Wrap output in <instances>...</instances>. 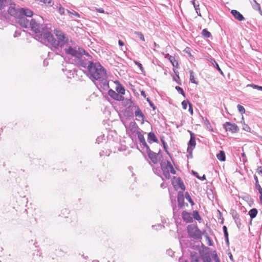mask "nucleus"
<instances>
[{"label":"nucleus","mask_w":262,"mask_h":262,"mask_svg":"<svg viewBox=\"0 0 262 262\" xmlns=\"http://www.w3.org/2000/svg\"><path fill=\"white\" fill-rule=\"evenodd\" d=\"M54 33L57 39L54 37L50 30V32L45 33V40L43 43L50 46L53 51L56 52L59 48H62L69 43V38L60 30L56 29L54 30Z\"/></svg>","instance_id":"nucleus-1"},{"label":"nucleus","mask_w":262,"mask_h":262,"mask_svg":"<svg viewBox=\"0 0 262 262\" xmlns=\"http://www.w3.org/2000/svg\"><path fill=\"white\" fill-rule=\"evenodd\" d=\"M85 73L91 79L97 80L107 76L106 71L99 62L90 63Z\"/></svg>","instance_id":"nucleus-2"},{"label":"nucleus","mask_w":262,"mask_h":262,"mask_svg":"<svg viewBox=\"0 0 262 262\" xmlns=\"http://www.w3.org/2000/svg\"><path fill=\"white\" fill-rule=\"evenodd\" d=\"M160 164V167H153L152 170L154 172L160 177L163 181L166 179H169L170 177V172L172 174H176V171L169 161H162Z\"/></svg>","instance_id":"nucleus-3"},{"label":"nucleus","mask_w":262,"mask_h":262,"mask_svg":"<svg viewBox=\"0 0 262 262\" xmlns=\"http://www.w3.org/2000/svg\"><path fill=\"white\" fill-rule=\"evenodd\" d=\"M29 28L34 32V38L43 43L45 40V33L50 32L51 30L45 25L38 23L34 18L31 19Z\"/></svg>","instance_id":"nucleus-4"},{"label":"nucleus","mask_w":262,"mask_h":262,"mask_svg":"<svg viewBox=\"0 0 262 262\" xmlns=\"http://www.w3.org/2000/svg\"><path fill=\"white\" fill-rule=\"evenodd\" d=\"M92 57L87 52H85V54H82L77 58H74V62L75 64L79 67H83L86 70L88 69V66L90 63H92Z\"/></svg>","instance_id":"nucleus-5"},{"label":"nucleus","mask_w":262,"mask_h":262,"mask_svg":"<svg viewBox=\"0 0 262 262\" xmlns=\"http://www.w3.org/2000/svg\"><path fill=\"white\" fill-rule=\"evenodd\" d=\"M187 231L189 237L195 240H200L202 239V233L198 228L197 225L195 224L188 225Z\"/></svg>","instance_id":"nucleus-6"},{"label":"nucleus","mask_w":262,"mask_h":262,"mask_svg":"<svg viewBox=\"0 0 262 262\" xmlns=\"http://www.w3.org/2000/svg\"><path fill=\"white\" fill-rule=\"evenodd\" d=\"M202 249H199L200 257L203 262H211L212 251L210 248L205 246L203 244L202 245Z\"/></svg>","instance_id":"nucleus-7"},{"label":"nucleus","mask_w":262,"mask_h":262,"mask_svg":"<svg viewBox=\"0 0 262 262\" xmlns=\"http://www.w3.org/2000/svg\"><path fill=\"white\" fill-rule=\"evenodd\" d=\"M64 51L67 54L70 55L75 58H77L82 54L85 53V51L81 48L72 47L69 46L64 49Z\"/></svg>","instance_id":"nucleus-8"},{"label":"nucleus","mask_w":262,"mask_h":262,"mask_svg":"<svg viewBox=\"0 0 262 262\" xmlns=\"http://www.w3.org/2000/svg\"><path fill=\"white\" fill-rule=\"evenodd\" d=\"M16 21L22 27L29 28L31 25V19L25 17V16L19 15L16 19Z\"/></svg>","instance_id":"nucleus-9"},{"label":"nucleus","mask_w":262,"mask_h":262,"mask_svg":"<svg viewBox=\"0 0 262 262\" xmlns=\"http://www.w3.org/2000/svg\"><path fill=\"white\" fill-rule=\"evenodd\" d=\"M190 133V138L188 143V147L187 149V152H191V150H193L195 147L196 142L195 135L193 133L189 130Z\"/></svg>","instance_id":"nucleus-10"},{"label":"nucleus","mask_w":262,"mask_h":262,"mask_svg":"<svg viewBox=\"0 0 262 262\" xmlns=\"http://www.w3.org/2000/svg\"><path fill=\"white\" fill-rule=\"evenodd\" d=\"M145 148L146 152L147 154L148 158L150 159L154 164H157L158 162V157L159 152L157 154L151 151L149 146L146 147Z\"/></svg>","instance_id":"nucleus-11"},{"label":"nucleus","mask_w":262,"mask_h":262,"mask_svg":"<svg viewBox=\"0 0 262 262\" xmlns=\"http://www.w3.org/2000/svg\"><path fill=\"white\" fill-rule=\"evenodd\" d=\"M224 127L226 131L235 133L239 130L238 126L235 123H231L229 122H226L224 124Z\"/></svg>","instance_id":"nucleus-12"},{"label":"nucleus","mask_w":262,"mask_h":262,"mask_svg":"<svg viewBox=\"0 0 262 262\" xmlns=\"http://www.w3.org/2000/svg\"><path fill=\"white\" fill-rule=\"evenodd\" d=\"M126 128V132H130L133 135L137 134V133L139 132L138 130L140 129L137 124L135 122H130L129 126L127 127L125 126Z\"/></svg>","instance_id":"nucleus-13"},{"label":"nucleus","mask_w":262,"mask_h":262,"mask_svg":"<svg viewBox=\"0 0 262 262\" xmlns=\"http://www.w3.org/2000/svg\"><path fill=\"white\" fill-rule=\"evenodd\" d=\"M134 114L136 116V120H139L138 118H140L142 121V123H143L145 119V116L144 115V114L142 113L141 110L140 109L138 105H136L135 106H134Z\"/></svg>","instance_id":"nucleus-14"},{"label":"nucleus","mask_w":262,"mask_h":262,"mask_svg":"<svg viewBox=\"0 0 262 262\" xmlns=\"http://www.w3.org/2000/svg\"><path fill=\"white\" fill-rule=\"evenodd\" d=\"M108 94L112 98L117 101H123L124 99L123 96H122L121 95H120L118 92L116 93L112 89L108 90Z\"/></svg>","instance_id":"nucleus-15"},{"label":"nucleus","mask_w":262,"mask_h":262,"mask_svg":"<svg viewBox=\"0 0 262 262\" xmlns=\"http://www.w3.org/2000/svg\"><path fill=\"white\" fill-rule=\"evenodd\" d=\"M134 115V107L133 106H128L126 107L124 112V116L130 119L133 118Z\"/></svg>","instance_id":"nucleus-16"},{"label":"nucleus","mask_w":262,"mask_h":262,"mask_svg":"<svg viewBox=\"0 0 262 262\" xmlns=\"http://www.w3.org/2000/svg\"><path fill=\"white\" fill-rule=\"evenodd\" d=\"M180 245L182 246L183 244L186 245L187 247H190L191 249L194 250H199L200 249L199 246H195L194 245V241H189L188 240H183L182 241H180Z\"/></svg>","instance_id":"nucleus-17"},{"label":"nucleus","mask_w":262,"mask_h":262,"mask_svg":"<svg viewBox=\"0 0 262 262\" xmlns=\"http://www.w3.org/2000/svg\"><path fill=\"white\" fill-rule=\"evenodd\" d=\"M177 200L179 208H183L185 206L184 196L183 191H179L178 192Z\"/></svg>","instance_id":"nucleus-18"},{"label":"nucleus","mask_w":262,"mask_h":262,"mask_svg":"<svg viewBox=\"0 0 262 262\" xmlns=\"http://www.w3.org/2000/svg\"><path fill=\"white\" fill-rule=\"evenodd\" d=\"M19 15L25 16L26 17H29L31 19L32 18L33 12L28 9L20 8L19 9Z\"/></svg>","instance_id":"nucleus-19"},{"label":"nucleus","mask_w":262,"mask_h":262,"mask_svg":"<svg viewBox=\"0 0 262 262\" xmlns=\"http://www.w3.org/2000/svg\"><path fill=\"white\" fill-rule=\"evenodd\" d=\"M182 217L184 222L187 223L193 222V217L191 214L186 211H183L182 213Z\"/></svg>","instance_id":"nucleus-20"},{"label":"nucleus","mask_w":262,"mask_h":262,"mask_svg":"<svg viewBox=\"0 0 262 262\" xmlns=\"http://www.w3.org/2000/svg\"><path fill=\"white\" fill-rule=\"evenodd\" d=\"M8 12L10 15L14 16L16 19L19 15V9H16L14 7L10 6L8 10Z\"/></svg>","instance_id":"nucleus-21"},{"label":"nucleus","mask_w":262,"mask_h":262,"mask_svg":"<svg viewBox=\"0 0 262 262\" xmlns=\"http://www.w3.org/2000/svg\"><path fill=\"white\" fill-rule=\"evenodd\" d=\"M231 214L233 219H234L237 227L239 228L241 225L239 215L235 210H232Z\"/></svg>","instance_id":"nucleus-22"},{"label":"nucleus","mask_w":262,"mask_h":262,"mask_svg":"<svg viewBox=\"0 0 262 262\" xmlns=\"http://www.w3.org/2000/svg\"><path fill=\"white\" fill-rule=\"evenodd\" d=\"M165 57L169 60L173 67L177 68H179L178 61L176 60L174 56H172L169 54H166L165 56Z\"/></svg>","instance_id":"nucleus-23"},{"label":"nucleus","mask_w":262,"mask_h":262,"mask_svg":"<svg viewBox=\"0 0 262 262\" xmlns=\"http://www.w3.org/2000/svg\"><path fill=\"white\" fill-rule=\"evenodd\" d=\"M231 13L235 19L239 21H242L245 19V17L243 15L236 10H232L231 11Z\"/></svg>","instance_id":"nucleus-24"},{"label":"nucleus","mask_w":262,"mask_h":262,"mask_svg":"<svg viewBox=\"0 0 262 262\" xmlns=\"http://www.w3.org/2000/svg\"><path fill=\"white\" fill-rule=\"evenodd\" d=\"M147 141L149 143L153 142L158 143V140L154 132H150L148 134Z\"/></svg>","instance_id":"nucleus-25"},{"label":"nucleus","mask_w":262,"mask_h":262,"mask_svg":"<svg viewBox=\"0 0 262 262\" xmlns=\"http://www.w3.org/2000/svg\"><path fill=\"white\" fill-rule=\"evenodd\" d=\"M137 135L142 147L146 148V147L149 146L146 142L144 136L141 134V132L137 133Z\"/></svg>","instance_id":"nucleus-26"},{"label":"nucleus","mask_w":262,"mask_h":262,"mask_svg":"<svg viewBox=\"0 0 262 262\" xmlns=\"http://www.w3.org/2000/svg\"><path fill=\"white\" fill-rule=\"evenodd\" d=\"M115 83L117 84L116 89V91L121 95H124L125 90L122 85L118 81H116Z\"/></svg>","instance_id":"nucleus-27"},{"label":"nucleus","mask_w":262,"mask_h":262,"mask_svg":"<svg viewBox=\"0 0 262 262\" xmlns=\"http://www.w3.org/2000/svg\"><path fill=\"white\" fill-rule=\"evenodd\" d=\"M209 61L210 62V63L212 64V66L215 68L222 75L224 76V73L221 70V69L220 68L218 63L216 62L215 59L213 58H210Z\"/></svg>","instance_id":"nucleus-28"},{"label":"nucleus","mask_w":262,"mask_h":262,"mask_svg":"<svg viewBox=\"0 0 262 262\" xmlns=\"http://www.w3.org/2000/svg\"><path fill=\"white\" fill-rule=\"evenodd\" d=\"M190 256L191 262H199L200 257L196 252H191Z\"/></svg>","instance_id":"nucleus-29"},{"label":"nucleus","mask_w":262,"mask_h":262,"mask_svg":"<svg viewBox=\"0 0 262 262\" xmlns=\"http://www.w3.org/2000/svg\"><path fill=\"white\" fill-rule=\"evenodd\" d=\"M12 4V0H0V10Z\"/></svg>","instance_id":"nucleus-30"},{"label":"nucleus","mask_w":262,"mask_h":262,"mask_svg":"<svg viewBox=\"0 0 262 262\" xmlns=\"http://www.w3.org/2000/svg\"><path fill=\"white\" fill-rule=\"evenodd\" d=\"M191 4L193 5L195 10L198 14V16H201V13H200V10L199 8V4L197 2H196L195 0H192L191 1Z\"/></svg>","instance_id":"nucleus-31"},{"label":"nucleus","mask_w":262,"mask_h":262,"mask_svg":"<svg viewBox=\"0 0 262 262\" xmlns=\"http://www.w3.org/2000/svg\"><path fill=\"white\" fill-rule=\"evenodd\" d=\"M217 159L222 162H224L226 160L225 153L223 150H220L219 153L216 155Z\"/></svg>","instance_id":"nucleus-32"},{"label":"nucleus","mask_w":262,"mask_h":262,"mask_svg":"<svg viewBox=\"0 0 262 262\" xmlns=\"http://www.w3.org/2000/svg\"><path fill=\"white\" fill-rule=\"evenodd\" d=\"M257 213V209L256 208H253L250 210V211L248 212V214L249 215L250 218L251 219H253L256 216Z\"/></svg>","instance_id":"nucleus-33"},{"label":"nucleus","mask_w":262,"mask_h":262,"mask_svg":"<svg viewBox=\"0 0 262 262\" xmlns=\"http://www.w3.org/2000/svg\"><path fill=\"white\" fill-rule=\"evenodd\" d=\"M123 105L126 107L128 106H133V107L135 106L137 104H136L130 99H124Z\"/></svg>","instance_id":"nucleus-34"},{"label":"nucleus","mask_w":262,"mask_h":262,"mask_svg":"<svg viewBox=\"0 0 262 262\" xmlns=\"http://www.w3.org/2000/svg\"><path fill=\"white\" fill-rule=\"evenodd\" d=\"M189 74H190V82L193 83L198 84V81L195 80V79L194 78V73L193 72V71H192V70H190L189 71Z\"/></svg>","instance_id":"nucleus-35"},{"label":"nucleus","mask_w":262,"mask_h":262,"mask_svg":"<svg viewBox=\"0 0 262 262\" xmlns=\"http://www.w3.org/2000/svg\"><path fill=\"white\" fill-rule=\"evenodd\" d=\"M106 76L103 78H101L100 80H101V83L103 85V89H108L109 88L108 81L106 79Z\"/></svg>","instance_id":"nucleus-36"},{"label":"nucleus","mask_w":262,"mask_h":262,"mask_svg":"<svg viewBox=\"0 0 262 262\" xmlns=\"http://www.w3.org/2000/svg\"><path fill=\"white\" fill-rule=\"evenodd\" d=\"M40 2L44 4L47 7H51L54 4V2L52 0H40Z\"/></svg>","instance_id":"nucleus-37"},{"label":"nucleus","mask_w":262,"mask_h":262,"mask_svg":"<svg viewBox=\"0 0 262 262\" xmlns=\"http://www.w3.org/2000/svg\"><path fill=\"white\" fill-rule=\"evenodd\" d=\"M202 34L205 37L210 38L212 37V35L210 32H209L206 29H204L202 30Z\"/></svg>","instance_id":"nucleus-38"},{"label":"nucleus","mask_w":262,"mask_h":262,"mask_svg":"<svg viewBox=\"0 0 262 262\" xmlns=\"http://www.w3.org/2000/svg\"><path fill=\"white\" fill-rule=\"evenodd\" d=\"M111 152L112 151L109 149L105 150H101L99 152V156H100V157H102L103 156H109L111 154Z\"/></svg>","instance_id":"nucleus-39"},{"label":"nucleus","mask_w":262,"mask_h":262,"mask_svg":"<svg viewBox=\"0 0 262 262\" xmlns=\"http://www.w3.org/2000/svg\"><path fill=\"white\" fill-rule=\"evenodd\" d=\"M161 142H162V143L163 144V148H164V149L165 151L166 152V154L170 156V153L168 151V145H167V143L164 141V140H163V139H161Z\"/></svg>","instance_id":"nucleus-40"},{"label":"nucleus","mask_w":262,"mask_h":262,"mask_svg":"<svg viewBox=\"0 0 262 262\" xmlns=\"http://www.w3.org/2000/svg\"><path fill=\"white\" fill-rule=\"evenodd\" d=\"M193 217L197 220V221H200L201 220V217L199 213V212L197 210H194L193 211Z\"/></svg>","instance_id":"nucleus-41"},{"label":"nucleus","mask_w":262,"mask_h":262,"mask_svg":"<svg viewBox=\"0 0 262 262\" xmlns=\"http://www.w3.org/2000/svg\"><path fill=\"white\" fill-rule=\"evenodd\" d=\"M175 89L178 91V92L181 94L184 97H186L185 93L182 88L179 86H176Z\"/></svg>","instance_id":"nucleus-42"},{"label":"nucleus","mask_w":262,"mask_h":262,"mask_svg":"<svg viewBox=\"0 0 262 262\" xmlns=\"http://www.w3.org/2000/svg\"><path fill=\"white\" fill-rule=\"evenodd\" d=\"M185 197L186 200L191 204V206L194 205V202L193 201L191 196L187 192L185 193Z\"/></svg>","instance_id":"nucleus-43"},{"label":"nucleus","mask_w":262,"mask_h":262,"mask_svg":"<svg viewBox=\"0 0 262 262\" xmlns=\"http://www.w3.org/2000/svg\"><path fill=\"white\" fill-rule=\"evenodd\" d=\"M247 86L251 87L253 89H256V90H257L258 91H262V86H259V85H256V84H248L247 85Z\"/></svg>","instance_id":"nucleus-44"},{"label":"nucleus","mask_w":262,"mask_h":262,"mask_svg":"<svg viewBox=\"0 0 262 262\" xmlns=\"http://www.w3.org/2000/svg\"><path fill=\"white\" fill-rule=\"evenodd\" d=\"M172 209H173V217H176L177 216H179V214H178L179 209H177V207L176 205H172Z\"/></svg>","instance_id":"nucleus-45"},{"label":"nucleus","mask_w":262,"mask_h":262,"mask_svg":"<svg viewBox=\"0 0 262 262\" xmlns=\"http://www.w3.org/2000/svg\"><path fill=\"white\" fill-rule=\"evenodd\" d=\"M178 180L180 182L179 183V184H178L179 187L183 190V191H184L185 190V185L184 184L183 182H182L181 179L179 177L178 178Z\"/></svg>","instance_id":"nucleus-46"},{"label":"nucleus","mask_w":262,"mask_h":262,"mask_svg":"<svg viewBox=\"0 0 262 262\" xmlns=\"http://www.w3.org/2000/svg\"><path fill=\"white\" fill-rule=\"evenodd\" d=\"M58 11L60 15H65L66 9L61 6V5H60V6H58Z\"/></svg>","instance_id":"nucleus-47"},{"label":"nucleus","mask_w":262,"mask_h":262,"mask_svg":"<svg viewBox=\"0 0 262 262\" xmlns=\"http://www.w3.org/2000/svg\"><path fill=\"white\" fill-rule=\"evenodd\" d=\"M67 11L69 15H73L78 18H79L80 17V14L74 10H72V11H71L70 10H67Z\"/></svg>","instance_id":"nucleus-48"},{"label":"nucleus","mask_w":262,"mask_h":262,"mask_svg":"<svg viewBox=\"0 0 262 262\" xmlns=\"http://www.w3.org/2000/svg\"><path fill=\"white\" fill-rule=\"evenodd\" d=\"M238 112L242 115L245 113V109L243 106L238 104L237 106Z\"/></svg>","instance_id":"nucleus-49"},{"label":"nucleus","mask_w":262,"mask_h":262,"mask_svg":"<svg viewBox=\"0 0 262 262\" xmlns=\"http://www.w3.org/2000/svg\"><path fill=\"white\" fill-rule=\"evenodd\" d=\"M191 103L188 100H183L182 102V105L183 109L186 110L187 107V104Z\"/></svg>","instance_id":"nucleus-50"},{"label":"nucleus","mask_w":262,"mask_h":262,"mask_svg":"<svg viewBox=\"0 0 262 262\" xmlns=\"http://www.w3.org/2000/svg\"><path fill=\"white\" fill-rule=\"evenodd\" d=\"M135 34L139 37V38L144 41H145V38H144V35L142 34V32H135Z\"/></svg>","instance_id":"nucleus-51"},{"label":"nucleus","mask_w":262,"mask_h":262,"mask_svg":"<svg viewBox=\"0 0 262 262\" xmlns=\"http://www.w3.org/2000/svg\"><path fill=\"white\" fill-rule=\"evenodd\" d=\"M255 189L258 190L259 193H260L259 199L261 201H262V188L260 185L255 186Z\"/></svg>","instance_id":"nucleus-52"},{"label":"nucleus","mask_w":262,"mask_h":262,"mask_svg":"<svg viewBox=\"0 0 262 262\" xmlns=\"http://www.w3.org/2000/svg\"><path fill=\"white\" fill-rule=\"evenodd\" d=\"M134 63H135L136 65H137L139 68V69H140L141 72H143L144 71V68L141 63H140L139 62H138L137 61H135Z\"/></svg>","instance_id":"nucleus-53"},{"label":"nucleus","mask_w":262,"mask_h":262,"mask_svg":"<svg viewBox=\"0 0 262 262\" xmlns=\"http://www.w3.org/2000/svg\"><path fill=\"white\" fill-rule=\"evenodd\" d=\"M104 138V135L98 137L96 139V143H97L98 144L101 143L102 142V141L103 140Z\"/></svg>","instance_id":"nucleus-54"},{"label":"nucleus","mask_w":262,"mask_h":262,"mask_svg":"<svg viewBox=\"0 0 262 262\" xmlns=\"http://www.w3.org/2000/svg\"><path fill=\"white\" fill-rule=\"evenodd\" d=\"M211 257L214 260L219 258L217 256L216 252L215 250L212 251Z\"/></svg>","instance_id":"nucleus-55"},{"label":"nucleus","mask_w":262,"mask_h":262,"mask_svg":"<svg viewBox=\"0 0 262 262\" xmlns=\"http://www.w3.org/2000/svg\"><path fill=\"white\" fill-rule=\"evenodd\" d=\"M241 160L244 163L247 162V157L246 156V154L245 152H243L242 154Z\"/></svg>","instance_id":"nucleus-56"},{"label":"nucleus","mask_w":262,"mask_h":262,"mask_svg":"<svg viewBox=\"0 0 262 262\" xmlns=\"http://www.w3.org/2000/svg\"><path fill=\"white\" fill-rule=\"evenodd\" d=\"M243 129L248 132H251V128L247 124H244L243 127Z\"/></svg>","instance_id":"nucleus-57"},{"label":"nucleus","mask_w":262,"mask_h":262,"mask_svg":"<svg viewBox=\"0 0 262 262\" xmlns=\"http://www.w3.org/2000/svg\"><path fill=\"white\" fill-rule=\"evenodd\" d=\"M147 101L149 103V104L150 105V106L154 110H156V107L155 106V105H154V104L152 102V101H151L148 98H147Z\"/></svg>","instance_id":"nucleus-58"},{"label":"nucleus","mask_w":262,"mask_h":262,"mask_svg":"<svg viewBox=\"0 0 262 262\" xmlns=\"http://www.w3.org/2000/svg\"><path fill=\"white\" fill-rule=\"evenodd\" d=\"M188 111L191 114V115H193V105L192 103H189V109Z\"/></svg>","instance_id":"nucleus-59"},{"label":"nucleus","mask_w":262,"mask_h":262,"mask_svg":"<svg viewBox=\"0 0 262 262\" xmlns=\"http://www.w3.org/2000/svg\"><path fill=\"white\" fill-rule=\"evenodd\" d=\"M21 34V31L20 30H16L14 34V37H18Z\"/></svg>","instance_id":"nucleus-60"},{"label":"nucleus","mask_w":262,"mask_h":262,"mask_svg":"<svg viewBox=\"0 0 262 262\" xmlns=\"http://www.w3.org/2000/svg\"><path fill=\"white\" fill-rule=\"evenodd\" d=\"M166 252L167 254L170 256H172L174 255V252L171 249L167 250Z\"/></svg>","instance_id":"nucleus-61"},{"label":"nucleus","mask_w":262,"mask_h":262,"mask_svg":"<svg viewBox=\"0 0 262 262\" xmlns=\"http://www.w3.org/2000/svg\"><path fill=\"white\" fill-rule=\"evenodd\" d=\"M96 11L99 12V13H104V10L102 8H96Z\"/></svg>","instance_id":"nucleus-62"},{"label":"nucleus","mask_w":262,"mask_h":262,"mask_svg":"<svg viewBox=\"0 0 262 262\" xmlns=\"http://www.w3.org/2000/svg\"><path fill=\"white\" fill-rule=\"evenodd\" d=\"M61 4H59V3H57L56 4H53V6H51L52 7H53V9H56V10H58V6H60Z\"/></svg>","instance_id":"nucleus-63"},{"label":"nucleus","mask_w":262,"mask_h":262,"mask_svg":"<svg viewBox=\"0 0 262 262\" xmlns=\"http://www.w3.org/2000/svg\"><path fill=\"white\" fill-rule=\"evenodd\" d=\"M257 172L262 174V166H258L257 169Z\"/></svg>","instance_id":"nucleus-64"}]
</instances>
